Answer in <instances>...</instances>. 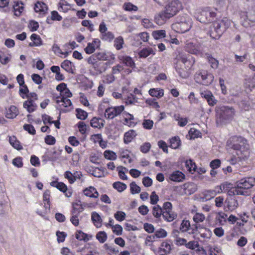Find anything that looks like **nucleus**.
Instances as JSON below:
<instances>
[{"mask_svg": "<svg viewBox=\"0 0 255 255\" xmlns=\"http://www.w3.org/2000/svg\"><path fill=\"white\" fill-rule=\"evenodd\" d=\"M82 212V210L73 207L71 211L70 221L74 226H78L79 224L78 218L79 214Z\"/></svg>", "mask_w": 255, "mask_h": 255, "instance_id": "obj_20", "label": "nucleus"}, {"mask_svg": "<svg viewBox=\"0 0 255 255\" xmlns=\"http://www.w3.org/2000/svg\"><path fill=\"white\" fill-rule=\"evenodd\" d=\"M113 187L119 192H122L127 188V185L121 182H115L113 184Z\"/></svg>", "mask_w": 255, "mask_h": 255, "instance_id": "obj_59", "label": "nucleus"}, {"mask_svg": "<svg viewBox=\"0 0 255 255\" xmlns=\"http://www.w3.org/2000/svg\"><path fill=\"white\" fill-rule=\"evenodd\" d=\"M18 110L15 106H10L7 110L5 117L8 119H14L18 115Z\"/></svg>", "mask_w": 255, "mask_h": 255, "instance_id": "obj_32", "label": "nucleus"}, {"mask_svg": "<svg viewBox=\"0 0 255 255\" xmlns=\"http://www.w3.org/2000/svg\"><path fill=\"white\" fill-rule=\"evenodd\" d=\"M107 63H104L102 62H98L95 64L93 66V68L98 73H101L105 71L106 69L105 65H107Z\"/></svg>", "mask_w": 255, "mask_h": 255, "instance_id": "obj_55", "label": "nucleus"}, {"mask_svg": "<svg viewBox=\"0 0 255 255\" xmlns=\"http://www.w3.org/2000/svg\"><path fill=\"white\" fill-rule=\"evenodd\" d=\"M120 61L126 66L130 68L135 67V63L132 58L128 55L121 56L119 57Z\"/></svg>", "mask_w": 255, "mask_h": 255, "instance_id": "obj_28", "label": "nucleus"}, {"mask_svg": "<svg viewBox=\"0 0 255 255\" xmlns=\"http://www.w3.org/2000/svg\"><path fill=\"white\" fill-rule=\"evenodd\" d=\"M152 35L155 39H160L166 36V32L164 30H158L153 31Z\"/></svg>", "mask_w": 255, "mask_h": 255, "instance_id": "obj_54", "label": "nucleus"}, {"mask_svg": "<svg viewBox=\"0 0 255 255\" xmlns=\"http://www.w3.org/2000/svg\"><path fill=\"white\" fill-rule=\"evenodd\" d=\"M185 50L187 52L194 55H199L203 50L202 45L195 40H187Z\"/></svg>", "mask_w": 255, "mask_h": 255, "instance_id": "obj_7", "label": "nucleus"}, {"mask_svg": "<svg viewBox=\"0 0 255 255\" xmlns=\"http://www.w3.org/2000/svg\"><path fill=\"white\" fill-rule=\"evenodd\" d=\"M227 218L226 214L222 212H219L216 217V224L224 225L226 222Z\"/></svg>", "mask_w": 255, "mask_h": 255, "instance_id": "obj_41", "label": "nucleus"}, {"mask_svg": "<svg viewBox=\"0 0 255 255\" xmlns=\"http://www.w3.org/2000/svg\"><path fill=\"white\" fill-rule=\"evenodd\" d=\"M217 8L213 9L211 7H207L202 10L200 14L196 16L197 20L201 23H210L214 21L216 16V10Z\"/></svg>", "mask_w": 255, "mask_h": 255, "instance_id": "obj_6", "label": "nucleus"}, {"mask_svg": "<svg viewBox=\"0 0 255 255\" xmlns=\"http://www.w3.org/2000/svg\"><path fill=\"white\" fill-rule=\"evenodd\" d=\"M175 68L176 72L181 78L186 79L188 77V73L186 71V70L182 69L181 67H180L178 64H176Z\"/></svg>", "mask_w": 255, "mask_h": 255, "instance_id": "obj_52", "label": "nucleus"}, {"mask_svg": "<svg viewBox=\"0 0 255 255\" xmlns=\"http://www.w3.org/2000/svg\"><path fill=\"white\" fill-rule=\"evenodd\" d=\"M201 96L202 98H205L208 105L210 106H214L217 103V100L209 90L202 91L200 92Z\"/></svg>", "mask_w": 255, "mask_h": 255, "instance_id": "obj_14", "label": "nucleus"}, {"mask_svg": "<svg viewBox=\"0 0 255 255\" xmlns=\"http://www.w3.org/2000/svg\"><path fill=\"white\" fill-rule=\"evenodd\" d=\"M167 236V232L163 229H159L155 231L154 235L153 236V239L156 238H164Z\"/></svg>", "mask_w": 255, "mask_h": 255, "instance_id": "obj_56", "label": "nucleus"}, {"mask_svg": "<svg viewBox=\"0 0 255 255\" xmlns=\"http://www.w3.org/2000/svg\"><path fill=\"white\" fill-rule=\"evenodd\" d=\"M182 9V3L179 0H172L165 7L164 10L171 18Z\"/></svg>", "mask_w": 255, "mask_h": 255, "instance_id": "obj_8", "label": "nucleus"}, {"mask_svg": "<svg viewBox=\"0 0 255 255\" xmlns=\"http://www.w3.org/2000/svg\"><path fill=\"white\" fill-rule=\"evenodd\" d=\"M96 238L100 243H104L107 240V235L104 231H100L97 233Z\"/></svg>", "mask_w": 255, "mask_h": 255, "instance_id": "obj_57", "label": "nucleus"}, {"mask_svg": "<svg viewBox=\"0 0 255 255\" xmlns=\"http://www.w3.org/2000/svg\"><path fill=\"white\" fill-rule=\"evenodd\" d=\"M214 79L213 74L206 70H199L194 75L195 82L199 84L208 86L211 84Z\"/></svg>", "mask_w": 255, "mask_h": 255, "instance_id": "obj_5", "label": "nucleus"}, {"mask_svg": "<svg viewBox=\"0 0 255 255\" xmlns=\"http://www.w3.org/2000/svg\"><path fill=\"white\" fill-rule=\"evenodd\" d=\"M241 22L242 25L246 27L255 26V14L251 12H241L240 13Z\"/></svg>", "mask_w": 255, "mask_h": 255, "instance_id": "obj_9", "label": "nucleus"}, {"mask_svg": "<svg viewBox=\"0 0 255 255\" xmlns=\"http://www.w3.org/2000/svg\"><path fill=\"white\" fill-rule=\"evenodd\" d=\"M124 43V39L122 36L118 37L114 40V46L117 50L121 49Z\"/></svg>", "mask_w": 255, "mask_h": 255, "instance_id": "obj_60", "label": "nucleus"}, {"mask_svg": "<svg viewBox=\"0 0 255 255\" xmlns=\"http://www.w3.org/2000/svg\"><path fill=\"white\" fill-rule=\"evenodd\" d=\"M75 237L79 241L86 242L92 239V236L84 233L82 231H77L75 234Z\"/></svg>", "mask_w": 255, "mask_h": 255, "instance_id": "obj_37", "label": "nucleus"}, {"mask_svg": "<svg viewBox=\"0 0 255 255\" xmlns=\"http://www.w3.org/2000/svg\"><path fill=\"white\" fill-rule=\"evenodd\" d=\"M23 108L29 113H32L35 111L37 108V105L32 99H28L23 103Z\"/></svg>", "mask_w": 255, "mask_h": 255, "instance_id": "obj_24", "label": "nucleus"}, {"mask_svg": "<svg viewBox=\"0 0 255 255\" xmlns=\"http://www.w3.org/2000/svg\"><path fill=\"white\" fill-rule=\"evenodd\" d=\"M126 217V213L123 211H118L114 214V217L119 222L123 221Z\"/></svg>", "mask_w": 255, "mask_h": 255, "instance_id": "obj_64", "label": "nucleus"}, {"mask_svg": "<svg viewBox=\"0 0 255 255\" xmlns=\"http://www.w3.org/2000/svg\"><path fill=\"white\" fill-rule=\"evenodd\" d=\"M162 217L164 220L167 222H171L177 217V214L172 210L170 211H163Z\"/></svg>", "mask_w": 255, "mask_h": 255, "instance_id": "obj_42", "label": "nucleus"}, {"mask_svg": "<svg viewBox=\"0 0 255 255\" xmlns=\"http://www.w3.org/2000/svg\"><path fill=\"white\" fill-rule=\"evenodd\" d=\"M99 30L100 33V37L103 40L111 42L114 39V34L108 31V28L104 21L100 23Z\"/></svg>", "mask_w": 255, "mask_h": 255, "instance_id": "obj_10", "label": "nucleus"}, {"mask_svg": "<svg viewBox=\"0 0 255 255\" xmlns=\"http://www.w3.org/2000/svg\"><path fill=\"white\" fill-rule=\"evenodd\" d=\"M169 178L173 182H181L185 179V175L181 171L176 170L169 174Z\"/></svg>", "mask_w": 255, "mask_h": 255, "instance_id": "obj_18", "label": "nucleus"}, {"mask_svg": "<svg viewBox=\"0 0 255 255\" xmlns=\"http://www.w3.org/2000/svg\"><path fill=\"white\" fill-rule=\"evenodd\" d=\"M94 56L98 60L106 61L111 59H114V55L110 52L101 51L94 53Z\"/></svg>", "mask_w": 255, "mask_h": 255, "instance_id": "obj_25", "label": "nucleus"}, {"mask_svg": "<svg viewBox=\"0 0 255 255\" xmlns=\"http://www.w3.org/2000/svg\"><path fill=\"white\" fill-rule=\"evenodd\" d=\"M255 185V178L247 177L242 178L236 182V188L232 192L237 195H247L248 190Z\"/></svg>", "mask_w": 255, "mask_h": 255, "instance_id": "obj_2", "label": "nucleus"}, {"mask_svg": "<svg viewBox=\"0 0 255 255\" xmlns=\"http://www.w3.org/2000/svg\"><path fill=\"white\" fill-rule=\"evenodd\" d=\"M61 67L64 69L67 72L71 74H74L75 67L74 64L70 60H65L61 64Z\"/></svg>", "mask_w": 255, "mask_h": 255, "instance_id": "obj_21", "label": "nucleus"}, {"mask_svg": "<svg viewBox=\"0 0 255 255\" xmlns=\"http://www.w3.org/2000/svg\"><path fill=\"white\" fill-rule=\"evenodd\" d=\"M245 87L247 92L252 91L255 89V74L252 78L246 80Z\"/></svg>", "mask_w": 255, "mask_h": 255, "instance_id": "obj_40", "label": "nucleus"}, {"mask_svg": "<svg viewBox=\"0 0 255 255\" xmlns=\"http://www.w3.org/2000/svg\"><path fill=\"white\" fill-rule=\"evenodd\" d=\"M148 93L152 97L160 98L163 96L164 90L160 88H151L149 90Z\"/></svg>", "mask_w": 255, "mask_h": 255, "instance_id": "obj_43", "label": "nucleus"}, {"mask_svg": "<svg viewBox=\"0 0 255 255\" xmlns=\"http://www.w3.org/2000/svg\"><path fill=\"white\" fill-rule=\"evenodd\" d=\"M9 142L14 148L18 150H20L23 149V147L21 145L20 142L17 139L15 136L9 137Z\"/></svg>", "mask_w": 255, "mask_h": 255, "instance_id": "obj_39", "label": "nucleus"}, {"mask_svg": "<svg viewBox=\"0 0 255 255\" xmlns=\"http://www.w3.org/2000/svg\"><path fill=\"white\" fill-rule=\"evenodd\" d=\"M179 232L185 233L188 232L189 234H193V230L191 227L190 222L188 220H182L179 229H174L173 233L175 235H177Z\"/></svg>", "mask_w": 255, "mask_h": 255, "instance_id": "obj_12", "label": "nucleus"}, {"mask_svg": "<svg viewBox=\"0 0 255 255\" xmlns=\"http://www.w3.org/2000/svg\"><path fill=\"white\" fill-rule=\"evenodd\" d=\"M125 10L128 11H136L137 10V7L130 2H126L123 5Z\"/></svg>", "mask_w": 255, "mask_h": 255, "instance_id": "obj_61", "label": "nucleus"}, {"mask_svg": "<svg viewBox=\"0 0 255 255\" xmlns=\"http://www.w3.org/2000/svg\"><path fill=\"white\" fill-rule=\"evenodd\" d=\"M223 27L221 24V21L216 22L214 23V30H212L210 33V36L213 39H219L225 31L223 30Z\"/></svg>", "mask_w": 255, "mask_h": 255, "instance_id": "obj_13", "label": "nucleus"}, {"mask_svg": "<svg viewBox=\"0 0 255 255\" xmlns=\"http://www.w3.org/2000/svg\"><path fill=\"white\" fill-rule=\"evenodd\" d=\"M104 120L101 118L94 117L90 121V125L94 128H101L104 126Z\"/></svg>", "mask_w": 255, "mask_h": 255, "instance_id": "obj_29", "label": "nucleus"}, {"mask_svg": "<svg viewBox=\"0 0 255 255\" xmlns=\"http://www.w3.org/2000/svg\"><path fill=\"white\" fill-rule=\"evenodd\" d=\"M124 110V106L111 107L107 108L105 112V117L107 119H113L120 115Z\"/></svg>", "mask_w": 255, "mask_h": 255, "instance_id": "obj_11", "label": "nucleus"}, {"mask_svg": "<svg viewBox=\"0 0 255 255\" xmlns=\"http://www.w3.org/2000/svg\"><path fill=\"white\" fill-rule=\"evenodd\" d=\"M13 8L14 15L17 16H19L23 11V3L21 1H14Z\"/></svg>", "mask_w": 255, "mask_h": 255, "instance_id": "obj_33", "label": "nucleus"}, {"mask_svg": "<svg viewBox=\"0 0 255 255\" xmlns=\"http://www.w3.org/2000/svg\"><path fill=\"white\" fill-rule=\"evenodd\" d=\"M136 135V131L134 130H129V131L125 132L124 137V142L128 144L132 140Z\"/></svg>", "mask_w": 255, "mask_h": 255, "instance_id": "obj_38", "label": "nucleus"}, {"mask_svg": "<svg viewBox=\"0 0 255 255\" xmlns=\"http://www.w3.org/2000/svg\"><path fill=\"white\" fill-rule=\"evenodd\" d=\"M34 9L35 12L44 14L47 12L48 7L43 2L37 1L34 4Z\"/></svg>", "mask_w": 255, "mask_h": 255, "instance_id": "obj_22", "label": "nucleus"}, {"mask_svg": "<svg viewBox=\"0 0 255 255\" xmlns=\"http://www.w3.org/2000/svg\"><path fill=\"white\" fill-rule=\"evenodd\" d=\"M50 185L55 187L60 191L66 193L67 190V186L63 182H59L56 181H53L50 183Z\"/></svg>", "mask_w": 255, "mask_h": 255, "instance_id": "obj_46", "label": "nucleus"}, {"mask_svg": "<svg viewBox=\"0 0 255 255\" xmlns=\"http://www.w3.org/2000/svg\"><path fill=\"white\" fill-rule=\"evenodd\" d=\"M155 52L152 48L148 47L143 48L139 52V56L141 58H146L150 55H155Z\"/></svg>", "mask_w": 255, "mask_h": 255, "instance_id": "obj_47", "label": "nucleus"}, {"mask_svg": "<svg viewBox=\"0 0 255 255\" xmlns=\"http://www.w3.org/2000/svg\"><path fill=\"white\" fill-rule=\"evenodd\" d=\"M171 250L170 244L168 242H163L159 249V253L160 255H165L169 254Z\"/></svg>", "mask_w": 255, "mask_h": 255, "instance_id": "obj_31", "label": "nucleus"}, {"mask_svg": "<svg viewBox=\"0 0 255 255\" xmlns=\"http://www.w3.org/2000/svg\"><path fill=\"white\" fill-rule=\"evenodd\" d=\"M83 194L90 198H98L99 193L97 189L93 186H89L84 189L83 191Z\"/></svg>", "mask_w": 255, "mask_h": 255, "instance_id": "obj_23", "label": "nucleus"}, {"mask_svg": "<svg viewBox=\"0 0 255 255\" xmlns=\"http://www.w3.org/2000/svg\"><path fill=\"white\" fill-rule=\"evenodd\" d=\"M52 51L53 52L57 55L61 54L64 55V58L67 57L69 54V52L67 51H65L63 52L60 49V47L56 44H54L52 46Z\"/></svg>", "mask_w": 255, "mask_h": 255, "instance_id": "obj_50", "label": "nucleus"}, {"mask_svg": "<svg viewBox=\"0 0 255 255\" xmlns=\"http://www.w3.org/2000/svg\"><path fill=\"white\" fill-rule=\"evenodd\" d=\"M173 118L178 122V125L181 127H185L188 122V119L187 118L181 117L179 114H174Z\"/></svg>", "mask_w": 255, "mask_h": 255, "instance_id": "obj_44", "label": "nucleus"}, {"mask_svg": "<svg viewBox=\"0 0 255 255\" xmlns=\"http://www.w3.org/2000/svg\"><path fill=\"white\" fill-rule=\"evenodd\" d=\"M70 8V4L65 0H60L58 4V9L60 11L67 12Z\"/></svg>", "mask_w": 255, "mask_h": 255, "instance_id": "obj_45", "label": "nucleus"}, {"mask_svg": "<svg viewBox=\"0 0 255 255\" xmlns=\"http://www.w3.org/2000/svg\"><path fill=\"white\" fill-rule=\"evenodd\" d=\"M104 155L105 158L109 160H114L117 158L116 153L113 151L107 150L104 152Z\"/></svg>", "mask_w": 255, "mask_h": 255, "instance_id": "obj_62", "label": "nucleus"}, {"mask_svg": "<svg viewBox=\"0 0 255 255\" xmlns=\"http://www.w3.org/2000/svg\"><path fill=\"white\" fill-rule=\"evenodd\" d=\"M130 152L128 149H122L120 150V155L122 160L125 164H130L132 162V159L129 155Z\"/></svg>", "mask_w": 255, "mask_h": 255, "instance_id": "obj_30", "label": "nucleus"}, {"mask_svg": "<svg viewBox=\"0 0 255 255\" xmlns=\"http://www.w3.org/2000/svg\"><path fill=\"white\" fill-rule=\"evenodd\" d=\"M222 192L227 193L229 196H233L237 195L236 194H233L231 193L233 189L236 188V186L233 187V185L228 182H225L220 185Z\"/></svg>", "mask_w": 255, "mask_h": 255, "instance_id": "obj_27", "label": "nucleus"}, {"mask_svg": "<svg viewBox=\"0 0 255 255\" xmlns=\"http://www.w3.org/2000/svg\"><path fill=\"white\" fill-rule=\"evenodd\" d=\"M30 39L32 42L29 43V46L30 47L33 46H40L42 45V40L40 37L35 33L31 34Z\"/></svg>", "mask_w": 255, "mask_h": 255, "instance_id": "obj_36", "label": "nucleus"}, {"mask_svg": "<svg viewBox=\"0 0 255 255\" xmlns=\"http://www.w3.org/2000/svg\"><path fill=\"white\" fill-rule=\"evenodd\" d=\"M185 163L187 170L190 173H193L196 171L197 166L192 159H189L188 160H186Z\"/></svg>", "mask_w": 255, "mask_h": 255, "instance_id": "obj_48", "label": "nucleus"}, {"mask_svg": "<svg viewBox=\"0 0 255 255\" xmlns=\"http://www.w3.org/2000/svg\"><path fill=\"white\" fill-rule=\"evenodd\" d=\"M169 143L171 148L177 149L181 145V140L178 136H174L169 139Z\"/></svg>", "mask_w": 255, "mask_h": 255, "instance_id": "obj_49", "label": "nucleus"}, {"mask_svg": "<svg viewBox=\"0 0 255 255\" xmlns=\"http://www.w3.org/2000/svg\"><path fill=\"white\" fill-rule=\"evenodd\" d=\"M199 235L202 238L206 241L210 239L212 235V233L210 230L205 228L199 232Z\"/></svg>", "mask_w": 255, "mask_h": 255, "instance_id": "obj_53", "label": "nucleus"}, {"mask_svg": "<svg viewBox=\"0 0 255 255\" xmlns=\"http://www.w3.org/2000/svg\"><path fill=\"white\" fill-rule=\"evenodd\" d=\"M76 117L78 119H80L81 120H84L88 117V113L86 111H85L81 109H79V108L76 109Z\"/></svg>", "mask_w": 255, "mask_h": 255, "instance_id": "obj_58", "label": "nucleus"}, {"mask_svg": "<svg viewBox=\"0 0 255 255\" xmlns=\"http://www.w3.org/2000/svg\"><path fill=\"white\" fill-rule=\"evenodd\" d=\"M228 149L235 151L240 159H247L250 156L249 145L247 140L241 136H233L227 142Z\"/></svg>", "mask_w": 255, "mask_h": 255, "instance_id": "obj_1", "label": "nucleus"}, {"mask_svg": "<svg viewBox=\"0 0 255 255\" xmlns=\"http://www.w3.org/2000/svg\"><path fill=\"white\" fill-rule=\"evenodd\" d=\"M56 102L59 107H68L72 106V102L70 99L64 96H59L56 98Z\"/></svg>", "mask_w": 255, "mask_h": 255, "instance_id": "obj_26", "label": "nucleus"}, {"mask_svg": "<svg viewBox=\"0 0 255 255\" xmlns=\"http://www.w3.org/2000/svg\"><path fill=\"white\" fill-rule=\"evenodd\" d=\"M163 211L162 208L158 205H156L152 208V214L156 218H159L162 216Z\"/></svg>", "mask_w": 255, "mask_h": 255, "instance_id": "obj_51", "label": "nucleus"}, {"mask_svg": "<svg viewBox=\"0 0 255 255\" xmlns=\"http://www.w3.org/2000/svg\"><path fill=\"white\" fill-rule=\"evenodd\" d=\"M101 41L98 38H95L92 42H89L87 46L85 48L84 50L88 54L93 53L96 49L100 47Z\"/></svg>", "mask_w": 255, "mask_h": 255, "instance_id": "obj_15", "label": "nucleus"}, {"mask_svg": "<svg viewBox=\"0 0 255 255\" xmlns=\"http://www.w3.org/2000/svg\"><path fill=\"white\" fill-rule=\"evenodd\" d=\"M91 220L96 228H99L102 226V219L100 215L96 212L92 213Z\"/></svg>", "mask_w": 255, "mask_h": 255, "instance_id": "obj_35", "label": "nucleus"}, {"mask_svg": "<svg viewBox=\"0 0 255 255\" xmlns=\"http://www.w3.org/2000/svg\"><path fill=\"white\" fill-rule=\"evenodd\" d=\"M50 192L48 190L45 191L43 194V201L44 203V207L45 211H50Z\"/></svg>", "mask_w": 255, "mask_h": 255, "instance_id": "obj_34", "label": "nucleus"}, {"mask_svg": "<svg viewBox=\"0 0 255 255\" xmlns=\"http://www.w3.org/2000/svg\"><path fill=\"white\" fill-rule=\"evenodd\" d=\"M205 219V215L203 214L200 213H196L193 217L194 222L196 223L203 222Z\"/></svg>", "mask_w": 255, "mask_h": 255, "instance_id": "obj_63", "label": "nucleus"}, {"mask_svg": "<svg viewBox=\"0 0 255 255\" xmlns=\"http://www.w3.org/2000/svg\"><path fill=\"white\" fill-rule=\"evenodd\" d=\"M216 124L217 125L230 120L234 115V109L230 107L221 106L216 108Z\"/></svg>", "mask_w": 255, "mask_h": 255, "instance_id": "obj_4", "label": "nucleus"}, {"mask_svg": "<svg viewBox=\"0 0 255 255\" xmlns=\"http://www.w3.org/2000/svg\"><path fill=\"white\" fill-rule=\"evenodd\" d=\"M225 204L226 207L230 211L234 210L238 206L237 199L234 196L228 197L226 200Z\"/></svg>", "mask_w": 255, "mask_h": 255, "instance_id": "obj_19", "label": "nucleus"}, {"mask_svg": "<svg viewBox=\"0 0 255 255\" xmlns=\"http://www.w3.org/2000/svg\"><path fill=\"white\" fill-rule=\"evenodd\" d=\"M171 17L164 10L155 15L154 17L155 22L159 25H162Z\"/></svg>", "mask_w": 255, "mask_h": 255, "instance_id": "obj_16", "label": "nucleus"}, {"mask_svg": "<svg viewBox=\"0 0 255 255\" xmlns=\"http://www.w3.org/2000/svg\"><path fill=\"white\" fill-rule=\"evenodd\" d=\"M179 60L180 61L186 69H190L195 63V60L190 56L181 54L179 56Z\"/></svg>", "mask_w": 255, "mask_h": 255, "instance_id": "obj_17", "label": "nucleus"}, {"mask_svg": "<svg viewBox=\"0 0 255 255\" xmlns=\"http://www.w3.org/2000/svg\"><path fill=\"white\" fill-rule=\"evenodd\" d=\"M192 19L187 14L179 15L175 22L171 25L172 29L178 33H185L189 31L192 26Z\"/></svg>", "mask_w": 255, "mask_h": 255, "instance_id": "obj_3", "label": "nucleus"}]
</instances>
